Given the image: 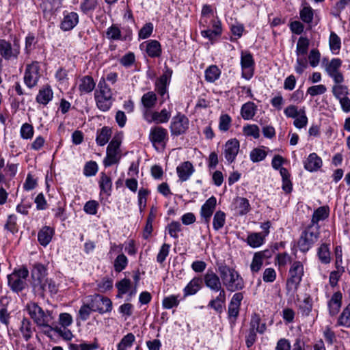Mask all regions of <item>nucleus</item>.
Masks as SVG:
<instances>
[{
	"instance_id": "31",
	"label": "nucleus",
	"mask_w": 350,
	"mask_h": 350,
	"mask_svg": "<svg viewBox=\"0 0 350 350\" xmlns=\"http://www.w3.org/2000/svg\"><path fill=\"white\" fill-rule=\"evenodd\" d=\"M19 330L24 340L27 342L32 337L34 328L32 327L31 322L27 318H23L21 322Z\"/></svg>"
},
{
	"instance_id": "38",
	"label": "nucleus",
	"mask_w": 350,
	"mask_h": 350,
	"mask_svg": "<svg viewBox=\"0 0 350 350\" xmlns=\"http://www.w3.org/2000/svg\"><path fill=\"white\" fill-rule=\"evenodd\" d=\"M17 216L14 214H11L8 216L6 222L4 225V229L8 232L14 234L18 231V226L17 224Z\"/></svg>"
},
{
	"instance_id": "17",
	"label": "nucleus",
	"mask_w": 350,
	"mask_h": 350,
	"mask_svg": "<svg viewBox=\"0 0 350 350\" xmlns=\"http://www.w3.org/2000/svg\"><path fill=\"white\" fill-rule=\"evenodd\" d=\"M220 280V275H217L212 270H208L204 275L206 286L214 292H217L220 289L224 288Z\"/></svg>"
},
{
	"instance_id": "23",
	"label": "nucleus",
	"mask_w": 350,
	"mask_h": 350,
	"mask_svg": "<svg viewBox=\"0 0 350 350\" xmlns=\"http://www.w3.org/2000/svg\"><path fill=\"white\" fill-rule=\"evenodd\" d=\"M78 23V14L74 12H68L64 14L60 27L63 31H70Z\"/></svg>"
},
{
	"instance_id": "36",
	"label": "nucleus",
	"mask_w": 350,
	"mask_h": 350,
	"mask_svg": "<svg viewBox=\"0 0 350 350\" xmlns=\"http://www.w3.org/2000/svg\"><path fill=\"white\" fill-rule=\"evenodd\" d=\"M42 286L43 288L38 289L36 293L42 296L46 292H49L51 294H56L58 291V286L52 279L47 278Z\"/></svg>"
},
{
	"instance_id": "48",
	"label": "nucleus",
	"mask_w": 350,
	"mask_h": 350,
	"mask_svg": "<svg viewBox=\"0 0 350 350\" xmlns=\"http://www.w3.org/2000/svg\"><path fill=\"white\" fill-rule=\"evenodd\" d=\"M332 93L337 100H340L349 94V89L347 85L336 84L332 87Z\"/></svg>"
},
{
	"instance_id": "15",
	"label": "nucleus",
	"mask_w": 350,
	"mask_h": 350,
	"mask_svg": "<svg viewBox=\"0 0 350 350\" xmlns=\"http://www.w3.org/2000/svg\"><path fill=\"white\" fill-rule=\"evenodd\" d=\"M140 49L144 50L151 58L159 57L162 53L161 45L156 40H149L140 44Z\"/></svg>"
},
{
	"instance_id": "1",
	"label": "nucleus",
	"mask_w": 350,
	"mask_h": 350,
	"mask_svg": "<svg viewBox=\"0 0 350 350\" xmlns=\"http://www.w3.org/2000/svg\"><path fill=\"white\" fill-rule=\"evenodd\" d=\"M217 269L222 284L228 291L236 292L244 288V280L235 269L221 262L217 264Z\"/></svg>"
},
{
	"instance_id": "6",
	"label": "nucleus",
	"mask_w": 350,
	"mask_h": 350,
	"mask_svg": "<svg viewBox=\"0 0 350 350\" xmlns=\"http://www.w3.org/2000/svg\"><path fill=\"white\" fill-rule=\"evenodd\" d=\"M304 265L300 261H295L292 263L286 280V290L288 292L295 293L304 276Z\"/></svg>"
},
{
	"instance_id": "22",
	"label": "nucleus",
	"mask_w": 350,
	"mask_h": 350,
	"mask_svg": "<svg viewBox=\"0 0 350 350\" xmlns=\"http://www.w3.org/2000/svg\"><path fill=\"white\" fill-rule=\"evenodd\" d=\"M157 101V96L154 92H148L145 93L141 98V103L143 106L142 109V117L144 116V112L151 111L155 107Z\"/></svg>"
},
{
	"instance_id": "26",
	"label": "nucleus",
	"mask_w": 350,
	"mask_h": 350,
	"mask_svg": "<svg viewBox=\"0 0 350 350\" xmlns=\"http://www.w3.org/2000/svg\"><path fill=\"white\" fill-rule=\"evenodd\" d=\"M53 98V92L49 85L41 88L36 96V102L46 105Z\"/></svg>"
},
{
	"instance_id": "29",
	"label": "nucleus",
	"mask_w": 350,
	"mask_h": 350,
	"mask_svg": "<svg viewBox=\"0 0 350 350\" xmlns=\"http://www.w3.org/2000/svg\"><path fill=\"white\" fill-rule=\"evenodd\" d=\"M329 215V208L327 206H322L314 210L310 225H319L320 221L326 219Z\"/></svg>"
},
{
	"instance_id": "41",
	"label": "nucleus",
	"mask_w": 350,
	"mask_h": 350,
	"mask_svg": "<svg viewBox=\"0 0 350 350\" xmlns=\"http://www.w3.org/2000/svg\"><path fill=\"white\" fill-rule=\"evenodd\" d=\"M221 75V70L215 65H211L205 70V79L206 81L213 83L217 80Z\"/></svg>"
},
{
	"instance_id": "34",
	"label": "nucleus",
	"mask_w": 350,
	"mask_h": 350,
	"mask_svg": "<svg viewBox=\"0 0 350 350\" xmlns=\"http://www.w3.org/2000/svg\"><path fill=\"white\" fill-rule=\"evenodd\" d=\"M94 99L97 107L102 111H109L113 103V96L94 95Z\"/></svg>"
},
{
	"instance_id": "60",
	"label": "nucleus",
	"mask_w": 350,
	"mask_h": 350,
	"mask_svg": "<svg viewBox=\"0 0 350 350\" xmlns=\"http://www.w3.org/2000/svg\"><path fill=\"white\" fill-rule=\"evenodd\" d=\"M150 191L144 188H141L138 191V205L141 211L145 208L146 206L147 196Z\"/></svg>"
},
{
	"instance_id": "57",
	"label": "nucleus",
	"mask_w": 350,
	"mask_h": 350,
	"mask_svg": "<svg viewBox=\"0 0 350 350\" xmlns=\"http://www.w3.org/2000/svg\"><path fill=\"white\" fill-rule=\"evenodd\" d=\"M181 224L179 221H173L170 222L166 227L171 237L178 238V233L181 231Z\"/></svg>"
},
{
	"instance_id": "7",
	"label": "nucleus",
	"mask_w": 350,
	"mask_h": 350,
	"mask_svg": "<svg viewBox=\"0 0 350 350\" xmlns=\"http://www.w3.org/2000/svg\"><path fill=\"white\" fill-rule=\"evenodd\" d=\"M89 301L93 312L104 314L112 310V301L107 297L96 293L89 296Z\"/></svg>"
},
{
	"instance_id": "50",
	"label": "nucleus",
	"mask_w": 350,
	"mask_h": 350,
	"mask_svg": "<svg viewBox=\"0 0 350 350\" xmlns=\"http://www.w3.org/2000/svg\"><path fill=\"white\" fill-rule=\"evenodd\" d=\"M329 44L331 51L334 53H338L341 46V40L339 36L334 31H332L330 33Z\"/></svg>"
},
{
	"instance_id": "21",
	"label": "nucleus",
	"mask_w": 350,
	"mask_h": 350,
	"mask_svg": "<svg viewBox=\"0 0 350 350\" xmlns=\"http://www.w3.org/2000/svg\"><path fill=\"white\" fill-rule=\"evenodd\" d=\"M77 85L80 95L91 93L96 87V83L93 77L90 75H85L79 78Z\"/></svg>"
},
{
	"instance_id": "46",
	"label": "nucleus",
	"mask_w": 350,
	"mask_h": 350,
	"mask_svg": "<svg viewBox=\"0 0 350 350\" xmlns=\"http://www.w3.org/2000/svg\"><path fill=\"white\" fill-rule=\"evenodd\" d=\"M265 236H262L260 233H252L247 238V244L252 247H258L264 243Z\"/></svg>"
},
{
	"instance_id": "28",
	"label": "nucleus",
	"mask_w": 350,
	"mask_h": 350,
	"mask_svg": "<svg viewBox=\"0 0 350 350\" xmlns=\"http://www.w3.org/2000/svg\"><path fill=\"white\" fill-rule=\"evenodd\" d=\"M202 284L201 278H193L183 289L184 297L196 294L202 288Z\"/></svg>"
},
{
	"instance_id": "3",
	"label": "nucleus",
	"mask_w": 350,
	"mask_h": 350,
	"mask_svg": "<svg viewBox=\"0 0 350 350\" xmlns=\"http://www.w3.org/2000/svg\"><path fill=\"white\" fill-rule=\"evenodd\" d=\"M319 226L308 225L301 232L297 245L299 250L307 252L318 241L320 235Z\"/></svg>"
},
{
	"instance_id": "59",
	"label": "nucleus",
	"mask_w": 350,
	"mask_h": 350,
	"mask_svg": "<svg viewBox=\"0 0 350 350\" xmlns=\"http://www.w3.org/2000/svg\"><path fill=\"white\" fill-rule=\"evenodd\" d=\"M55 332L57 334V335L60 337H62L64 340L66 341L70 340L72 337L73 334L72 332L67 328V327H55Z\"/></svg>"
},
{
	"instance_id": "63",
	"label": "nucleus",
	"mask_w": 350,
	"mask_h": 350,
	"mask_svg": "<svg viewBox=\"0 0 350 350\" xmlns=\"http://www.w3.org/2000/svg\"><path fill=\"white\" fill-rule=\"evenodd\" d=\"M98 172V165L95 161H89L86 163L83 169V174L85 176H94Z\"/></svg>"
},
{
	"instance_id": "5",
	"label": "nucleus",
	"mask_w": 350,
	"mask_h": 350,
	"mask_svg": "<svg viewBox=\"0 0 350 350\" xmlns=\"http://www.w3.org/2000/svg\"><path fill=\"white\" fill-rule=\"evenodd\" d=\"M26 309L37 326H46L49 321H53L52 312L49 310L44 311L36 302L30 301L27 303Z\"/></svg>"
},
{
	"instance_id": "56",
	"label": "nucleus",
	"mask_w": 350,
	"mask_h": 350,
	"mask_svg": "<svg viewBox=\"0 0 350 350\" xmlns=\"http://www.w3.org/2000/svg\"><path fill=\"white\" fill-rule=\"evenodd\" d=\"M34 133L33 127L29 123H24L21 128V137L24 139H30L33 137Z\"/></svg>"
},
{
	"instance_id": "4",
	"label": "nucleus",
	"mask_w": 350,
	"mask_h": 350,
	"mask_svg": "<svg viewBox=\"0 0 350 350\" xmlns=\"http://www.w3.org/2000/svg\"><path fill=\"white\" fill-rule=\"evenodd\" d=\"M28 276L27 268L23 267L15 269L12 273L8 275V285L13 292L19 293L27 288Z\"/></svg>"
},
{
	"instance_id": "39",
	"label": "nucleus",
	"mask_w": 350,
	"mask_h": 350,
	"mask_svg": "<svg viewBox=\"0 0 350 350\" xmlns=\"http://www.w3.org/2000/svg\"><path fill=\"white\" fill-rule=\"evenodd\" d=\"M94 95L113 96L111 89L107 83H105V79L103 78L100 79L97 85V89L94 92Z\"/></svg>"
},
{
	"instance_id": "13",
	"label": "nucleus",
	"mask_w": 350,
	"mask_h": 350,
	"mask_svg": "<svg viewBox=\"0 0 350 350\" xmlns=\"http://www.w3.org/2000/svg\"><path fill=\"white\" fill-rule=\"evenodd\" d=\"M170 118L171 111L166 109H163L160 111L146 110L143 116L144 120L148 124L154 122L157 124L166 123L170 120Z\"/></svg>"
},
{
	"instance_id": "42",
	"label": "nucleus",
	"mask_w": 350,
	"mask_h": 350,
	"mask_svg": "<svg viewBox=\"0 0 350 350\" xmlns=\"http://www.w3.org/2000/svg\"><path fill=\"white\" fill-rule=\"evenodd\" d=\"M120 159V152L107 148L106 157L104 159L103 164L105 167H109L117 163Z\"/></svg>"
},
{
	"instance_id": "24",
	"label": "nucleus",
	"mask_w": 350,
	"mask_h": 350,
	"mask_svg": "<svg viewBox=\"0 0 350 350\" xmlns=\"http://www.w3.org/2000/svg\"><path fill=\"white\" fill-rule=\"evenodd\" d=\"M322 164V159L314 152L310 154L304 162V168L311 172L319 170Z\"/></svg>"
},
{
	"instance_id": "8",
	"label": "nucleus",
	"mask_w": 350,
	"mask_h": 350,
	"mask_svg": "<svg viewBox=\"0 0 350 350\" xmlns=\"http://www.w3.org/2000/svg\"><path fill=\"white\" fill-rule=\"evenodd\" d=\"M46 268L41 263H36L31 270V286L36 293L38 289L43 288L42 286L46 280Z\"/></svg>"
},
{
	"instance_id": "53",
	"label": "nucleus",
	"mask_w": 350,
	"mask_h": 350,
	"mask_svg": "<svg viewBox=\"0 0 350 350\" xmlns=\"http://www.w3.org/2000/svg\"><path fill=\"white\" fill-rule=\"evenodd\" d=\"M294 119L293 125L299 129H301L307 125L308 118L306 116L305 107L300 109L299 115Z\"/></svg>"
},
{
	"instance_id": "49",
	"label": "nucleus",
	"mask_w": 350,
	"mask_h": 350,
	"mask_svg": "<svg viewBox=\"0 0 350 350\" xmlns=\"http://www.w3.org/2000/svg\"><path fill=\"white\" fill-rule=\"evenodd\" d=\"M300 18L306 23H310L314 16V10L309 5L304 6L299 12Z\"/></svg>"
},
{
	"instance_id": "18",
	"label": "nucleus",
	"mask_w": 350,
	"mask_h": 350,
	"mask_svg": "<svg viewBox=\"0 0 350 350\" xmlns=\"http://www.w3.org/2000/svg\"><path fill=\"white\" fill-rule=\"evenodd\" d=\"M172 75V70L167 68L164 73L157 79L155 82V90L160 96H163L167 92V88L170 83Z\"/></svg>"
},
{
	"instance_id": "32",
	"label": "nucleus",
	"mask_w": 350,
	"mask_h": 350,
	"mask_svg": "<svg viewBox=\"0 0 350 350\" xmlns=\"http://www.w3.org/2000/svg\"><path fill=\"white\" fill-rule=\"evenodd\" d=\"M98 183L100 189V194L103 193H105L107 196H109L111 195L112 189L111 178L105 173L102 172L100 174V180Z\"/></svg>"
},
{
	"instance_id": "9",
	"label": "nucleus",
	"mask_w": 350,
	"mask_h": 350,
	"mask_svg": "<svg viewBox=\"0 0 350 350\" xmlns=\"http://www.w3.org/2000/svg\"><path fill=\"white\" fill-rule=\"evenodd\" d=\"M189 120L188 118L181 113H178L172 118L170 130L172 136H179L185 134L189 129Z\"/></svg>"
},
{
	"instance_id": "44",
	"label": "nucleus",
	"mask_w": 350,
	"mask_h": 350,
	"mask_svg": "<svg viewBox=\"0 0 350 350\" xmlns=\"http://www.w3.org/2000/svg\"><path fill=\"white\" fill-rule=\"evenodd\" d=\"M135 337L132 333L125 335L117 345V350H128L133 345Z\"/></svg>"
},
{
	"instance_id": "61",
	"label": "nucleus",
	"mask_w": 350,
	"mask_h": 350,
	"mask_svg": "<svg viewBox=\"0 0 350 350\" xmlns=\"http://www.w3.org/2000/svg\"><path fill=\"white\" fill-rule=\"evenodd\" d=\"M91 312L93 311L89 301L88 304H84L81 306L79 310V317L82 321H85L89 319Z\"/></svg>"
},
{
	"instance_id": "27",
	"label": "nucleus",
	"mask_w": 350,
	"mask_h": 350,
	"mask_svg": "<svg viewBox=\"0 0 350 350\" xmlns=\"http://www.w3.org/2000/svg\"><path fill=\"white\" fill-rule=\"evenodd\" d=\"M213 29H205L201 31L202 37L208 38L211 42H213L216 38L221 36L222 32L221 24L219 21H213Z\"/></svg>"
},
{
	"instance_id": "19",
	"label": "nucleus",
	"mask_w": 350,
	"mask_h": 350,
	"mask_svg": "<svg viewBox=\"0 0 350 350\" xmlns=\"http://www.w3.org/2000/svg\"><path fill=\"white\" fill-rule=\"evenodd\" d=\"M342 294L340 291L333 293L327 301V308L330 317L336 316L342 307Z\"/></svg>"
},
{
	"instance_id": "37",
	"label": "nucleus",
	"mask_w": 350,
	"mask_h": 350,
	"mask_svg": "<svg viewBox=\"0 0 350 350\" xmlns=\"http://www.w3.org/2000/svg\"><path fill=\"white\" fill-rule=\"evenodd\" d=\"M236 209L239 215L247 214L250 209L249 200L245 198H237L235 201Z\"/></svg>"
},
{
	"instance_id": "25",
	"label": "nucleus",
	"mask_w": 350,
	"mask_h": 350,
	"mask_svg": "<svg viewBox=\"0 0 350 350\" xmlns=\"http://www.w3.org/2000/svg\"><path fill=\"white\" fill-rule=\"evenodd\" d=\"M55 234V230L50 226L42 227L38 233V241L39 243L46 247L51 241Z\"/></svg>"
},
{
	"instance_id": "47",
	"label": "nucleus",
	"mask_w": 350,
	"mask_h": 350,
	"mask_svg": "<svg viewBox=\"0 0 350 350\" xmlns=\"http://www.w3.org/2000/svg\"><path fill=\"white\" fill-rule=\"evenodd\" d=\"M129 262L127 257L123 254H119L113 262V267L116 272L120 273L123 271Z\"/></svg>"
},
{
	"instance_id": "64",
	"label": "nucleus",
	"mask_w": 350,
	"mask_h": 350,
	"mask_svg": "<svg viewBox=\"0 0 350 350\" xmlns=\"http://www.w3.org/2000/svg\"><path fill=\"white\" fill-rule=\"evenodd\" d=\"M264 260L256 252L253 256L250 269L252 273H257L261 269Z\"/></svg>"
},
{
	"instance_id": "16",
	"label": "nucleus",
	"mask_w": 350,
	"mask_h": 350,
	"mask_svg": "<svg viewBox=\"0 0 350 350\" xmlns=\"http://www.w3.org/2000/svg\"><path fill=\"white\" fill-rule=\"evenodd\" d=\"M239 147V142L237 139H230L226 142L224 146V157L229 163H232L235 161Z\"/></svg>"
},
{
	"instance_id": "30",
	"label": "nucleus",
	"mask_w": 350,
	"mask_h": 350,
	"mask_svg": "<svg viewBox=\"0 0 350 350\" xmlns=\"http://www.w3.org/2000/svg\"><path fill=\"white\" fill-rule=\"evenodd\" d=\"M317 256L323 264L327 265L331 262L329 243H323L320 245L317 249Z\"/></svg>"
},
{
	"instance_id": "40",
	"label": "nucleus",
	"mask_w": 350,
	"mask_h": 350,
	"mask_svg": "<svg viewBox=\"0 0 350 350\" xmlns=\"http://www.w3.org/2000/svg\"><path fill=\"white\" fill-rule=\"evenodd\" d=\"M226 224V213L221 211L215 213L213 219V228L215 231L221 229Z\"/></svg>"
},
{
	"instance_id": "33",
	"label": "nucleus",
	"mask_w": 350,
	"mask_h": 350,
	"mask_svg": "<svg viewBox=\"0 0 350 350\" xmlns=\"http://www.w3.org/2000/svg\"><path fill=\"white\" fill-rule=\"evenodd\" d=\"M111 133V129L108 126H103L102 129H98L96 132V144L100 146L105 145L109 142Z\"/></svg>"
},
{
	"instance_id": "51",
	"label": "nucleus",
	"mask_w": 350,
	"mask_h": 350,
	"mask_svg": "<svg viewBox=\"0 0 350 350\" xmlns=\"http://www.w3.org/2000/svg\"><path fill=\"white\" fill-rule=\"evenodd\" d=\"M267 155V152L260 148H254L250 154V159L254 163L263 161Z\"/></svg>"
},
{
	"instance_id": "12",
	"label": "nucleus",
	"mask_w": 350,
	"mask_h": 350,
	"mask_svg": "<svg viewBox=\"0 0 350 350\" xmlns=\"http://www.w3.org/2000/svg\"><path fill=\"white\" fill-rule=\"evenodd\" d=\"M254 59L250 52L242 51L241 54V66L242 77L250 80L254 73Z\"/></svg>"
},
{
	"instance_id": "52",
	"label": "nucleus",
	"mask_w": 350,
	"mask_h": 350,
	"mask_svg": "<svg viewBox=\"0 0 350 350\" xmlns=\"http://www.w3.org/2000/svg\"><path fill=\"white\" fill-rule=\"evenodd\" d=\"M179 303L178 295H172L163 298L162 306L163 308L169 310L177 307Z\"/></svg>"
},
{
	"instance_id": "20",
	"label": "nucleus",
	"mask_w": 350,
	"mask_h": 350,
	"mask_svg": "<svg viewBox=\"0 0 350 350\" xmlns=\"http://www.w3.org/2000/svg\"><path fill=\"white\" fill-rule=\"evenodd\" d=\"M194 172L195 167L190 161L182 162L176 167V173L181 182L188 180Z\"/></svg>"
},
{
	"instance_id": "54",
	"label": "nucleus",
	"mask_w": 350,
	"mask_h": 350,
	"mask_svg": "<svg viewBox=\"0 0 350 350\" xmlns=\"http://www.w3.org/2000/svg\"><path fill=\"white\" fill-rule=\"evenodd\" d=\"M312 299L310 295L306 296L299 306L302 315L308 316L312 310Z\"/></svg>"
},
{
	"instance_id": "55",
	"label": "nucleus",
	"mask_w": 350,
	"mask_h": 350,
	"mask_svg": "<svg viewBox=\"0 0 350 350\" xmlns=\"http://www.w3.org/2000/svg\"><path fill=\"white\" fill-rule=\"evenodd\" d=\"M107 38L113 40H121L122 34L120 28L116 25H112L106 31Z\"/></svg>"
},
{
	"instance_id": "58",
	"label": "nucleus",
	"mask_w": 350,
	"mask_h": 350,
	"mask_svg": "<svg viewBox=\"0 0 350 350\" xmlns=\"http://www.w3.org/2000/svg\"><path fill=\"white\" fill-rule=\"evenodd\" d=\"M131 282L129 279L124 278L116 284L118 291V297H120L122 295L126 293L131 288Z\"/></svg>"
},
{
	"instance_id": "43",
	"label": "nucleus",
	"mask_w": 350,
	"mask_h": 350,
	"mask_svg": "<svg viewBox=\"0 0 350 350\" xmlns=\"http://www.w3.org/2000/svg\"><path fill=\"white\" fill-rule=\"evenodd\" d=\"M337 325L350 327V303L343 309L338 317Z\"/></svg>"
},
{
	"instance_id": "35",
	"label": "nucleus",
	"mask_w": 350,
	"mask_h": 350,
	"mask_svg": "<svg viewBox=\"0 0 350 350\" xmlns=\"http://www.w3.org/2000/svg\"><path fill=\"white\" fill-rule=\"evenodd\" d=\"M257 106L253 102H247L241 107V114L244 120H250L256 114Z\"/></svg>"
},
{
	"instance_id": "62",
	"label": "nucleus",
	"mask_w": 350,
	"mask_h": 350,
	"mask_svg": "<svg viewBox=\"0 0 350 350\" xmlns=\"http://www.w3.org/2000/svg\"><path fill=\"white\" fill-rule=\"evenodd\" d=\"M120 63L125 68L131 67L135 62V56L133 52H129L120 59Z\"/></svg>"
},
{
	"instance_id": "2",
	"label": "nucleus",
	"mask_w": 350,
	"mask_h": 350,
	"mask_svg": "<svg viewBox=\"0 0 350 350\" xmlns=\"http://www.w3.org/2000/svg\"><path fill=\"white\" fill-rule=\"evenodd\" d=\"M21 53V45L18 39L10 42L5 39H0V72L3 70V61H16Z\"/></svg>"
},
{
	"instance_id": "10",
	"label": "nucleus",
	"mask_w": 350,
	"mask_h": 350,
	"mask_svg": "<svg viewBox=\"0 0 350 350\" xmlns=\"http://www.w3.org/2000/svg\"><path fill=\"white\" fill-rule=\"evenodd\" d=\"M40 66L38 62H33L27 64L24 75V83L29 88H32L37 85L40 78Z\"/></svg>"
},
{
	"instance_id": "11",
	"label": "nucleus",
	"mask_w": 350,
	"mask_h": 350,
	"mask_svg": "<svg viewBox=\"0 0 350 350\" xmlns=\"http://www.w3.org/2000/svg\"><path fill=\"white\" fill-rule=\"evenodd\" d=\"M149 139L155 148L157 146L165 148L169 139L168 132L161 126H153L150 130Z\"/></svg>"
},
{
	"instance_id": "45",
	"label": "nucleus",
	"mask_w": 350,
	"mask_h": 350,
	"mask_svg": "<svg viewBox=\"0 0 350 350\" xmlns=\"http://www.w3.org/2000/svg\"><path fill=\"white\" fill-rule=\"evenodd\" d=\"M310 42L306 37H300L298 40L296 48L297 56H305L308 51Z\"/></svg>"
},
{
	"instance_id": "14",
	"label": "nucleus",
	"mask_w": 350,
	"mask_h": 350,
	"mask_svg": "<svg viewBox=\"0 0 350 350\" xmlns=\"http://www.w3.org/2000/svg\"><path fill=\"white\" fill-rule=\"evenodd\" d=\"M217 200L215 196H211L206 200L200 209V217L202 222L206 224L208 227L211 218L215 210Z\"/></svg>"
}]
</instances>
